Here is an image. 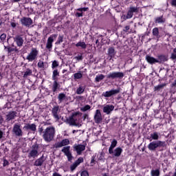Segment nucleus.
Here are the masks:
<instances>
[{
  "label": "nucleus",
  "instance_id": "1",
  "mask_svg": "<svg viewBox=\"0 0 176 176\" xmlns=\"http://www.w3.org/2000/svg\"><path fill=\"white\" fill-rule=\"evenodd\" d=\"M54 135H56V129L53 126H50L43 131V137L46 142H50L53 141Z\"/></svg>",
  "mask_w": 176,
  "mask_h": 176
},
{
  "label": "nucleus",
  "instance_id": "2",
  "mask_svg": "<svg viewBox=\"0 0 176 176\" xmlns=\"http://www.w3.org/2000/svg\"><path fill=\"white\" fill-rule=\"evenodd\" d=\"M38 54H39V51L36 50V48H32V50L29 52V54L26 56V60H28L30 63H32V61H35V60L38 58Z\"/></svg>",
  "mask_w": 176,
  "mask_h": 176
},
{
  "label": "nucleus",
  "instance_id": "3",
  "mask_svg": "<svg viewBox=\"0 0 176 176\" xmlns=\"http://www.w3.org/2000/svg\"><path fill=\"white\" fill-rule=\"evenodd\" d=\"M57 39V34H54L50 36L47 40L46 49L47 50H52L53 47V43Z\"/></svg>",
  "mask_w": 176,
  "mask_h": 176
},
{
  "label": "nucleus",
  "instance_id": "4",
  "mask_svg": "<svg viewBox=\"0 0 176 176\" xmlns=\"http://www.w3.org/2000/svg\"><path fill=\"white\" fill-rule=\"evenodd\" d=\"M163 145H164V142L153 141L148 145V148L149 151H156L157 148H159V146H163Z\"/></svg>",
  "mask_w": 176,
  "mask_h": 176
},
{
  "label": "nucleus",
  "instance_id": "5",
  "mask_svg": "<svg viewBox=\"0 0 176 176\" xmlns=\"http://www.w3.org/2000/svg\"><path fill=\"white\" fill-rule=\"evenodd\" d=\"M124 76V74L120 72H111L107 75L108 79H122Z\"/></svg>",
  "mask_w": 176,
  "mask_h": 176
},
{
  "label": "nucleus",
  "instance_id": "6",
  "mask_svg": "<svg viewBox=\"0 0 176 176\" xmlns=\"http://www.w3.org/2000/svg\"><path fill=\"white\" fill-rule=\"evenodd\" d=\"M38 149H39V146H38V144L33 145L31 151L29 152L28 157H36L38 155Z\"/></svg>",
  "mask_w": 176,
  "mask_h": 176
},
{
  "label": "nucleus",
  "instance_id": "7",
  "mask_svg": "<svg viewBox=\"0 0 176 176\" xmlns=\"http://www.w3.org/2000/svg\"><path fill=\"white\" fill-rule=\"evenodd\" d=\"M120 93V89H111L110 91H107L105 92H103L102 96L103 97H112V96H116V94H119Z\"/></svg>",
  "mask_w": 176,
  "mask_h": 176
},
{
  "label": "nucleus",
  "instance_id": "8",
  "mask_svg": "<svg viewBox=\"0 0 176 176\" xmlns=\"http://www.w3.org/2000/svg\"><path fill=\"white\" fill-rule=\"evenodd\" d=\"M12 131L15 135L17 137H22L23 136V131L21 130V128H20V124H15L14 125Z\"/></svg>",
  "mask_w": 176,
  "mask_h": 176
},
{
  "label": "nucleus",
  "instance_id": "9",
  "mask_svg": "<svg viewBox=\"0 0 176 176\" xmlns=\"http://www.w3.org/2000/svg\"><path fill=\"white\" fill-rule=\"evenodd\" d=\"M69 149H71V146H65L62 149V152L65 153V156H67L69 162H71V160H72V154L71 153V151H69Z\"/></svg>",
  "mask_w": 176,
  "mask_h": 176
},
{
  "label": "nucleus",
  "instance_id": "10",
  "mask_svg": "<svg viewBox=\"0 0 176 176\" xmlns=\"http://www.w3.org/2000/svg\"><path fill=\"white\" fill-rule=\"evenodd\" d=\"M69 145V140L64 139L61 142H58L54 144V148H63V146H67Z\"/></svg>",
  "mask_w": 176,
  "mask_h": 176
},
{
  "label": "nucleus",
  "instance_id": "11",
  "mask_svg": "<svg viewBox=\"0 0 176 176\" xmlns=\"http://www.w3.org/2000/svg\"><path fill=\"white\" fill-rule=\"evenodd\" d=\"M94 120L96 123H101V122H102V115L101 114L100 109L96 111Z\"/></svg>",
  "mask_w": 176,
  "mask_h": 176
},
{
  "label": "nucleus",
  "instance_id": "12",
  "mask_svg": "<svg viewBox=\"0 0 176 176\" xmlns=\"http://www.w3.org/2000/svg\"><path fill=\"white\" fill-rule=\"evenodd\" d=\"M21 23L22 25H25V27H30L32 24V19L28 17H23L21 19Z\"/></svg>",
  "mask_w": 176,
  "mask_h": 176
},
{
  "label": "nucleus",
  "instance_id": "13",
  "mask_svg": "<svg viewBox=\"0 0 176 176\" xmlns=\"http://www.w3.org/2000/svg\"><path fill=\"white\" fill-rule=\"evenodd\" d=\"M122 152H123V149L122 148L117 147L116 148H115L114 151L113 149L112 150V153H109V154L112 155L113 157H119L120 155H122Z\"/></svg>",
  "mask_w": 176,
  "mask_h": 176
},
{
  "label": "nucleus",
  "instance_id": "14",
  "mask_svg": "<svg viewBox=\"0 0 176 176\" xmlns=\"http://www.w3.org/2000/svg\"><path fill=\"white\" fill-rule=\"evenodd\" d=\"M113 109H115V107L112 104H106L103 107V112L107 115H109Z\"/></svg>",
  "mask_w": 176,
  "mask_h": 176
},
{
  "label": "nucleus",
  "instance_id": "15",
  "mask_svg": "<svg viewBox=\"0 0 176 176\" xmlns=\"http://www.w3.org/2000/svg\"><path fill=\"white\" fill-rule=\"evenodd\" d=\"M80 163H83V157H79L73 164H72L70 166V170L74 171V170H75Z\"/></svg>",
  "mask_w": 176,
  "mask_h": 176
},
{
  "label": "nucleus",
  "instance_id": "16",
  "mask_svg": "<svg viewBox=\"0 0 176 176\" xmlns=\"http://www.w3.org/2000/svg\"><path fill=\"white\" fill-rule=\"evenodd\" d=\"M74 148L75 149L78 155H80V153H82V152H83V151L86 149V146L83 144H78L74 145Z\"/></svg>",
  "mask_w": 176,
  "mask_h": 176
},
{
  "label": "nucleus",
  "instance_id": "17",
  "mask_svg": "<svg viewBox=\"0 0 176 176\" xmlns=\"http://www.w3.org/2000/svg\"><path fill=\"white\" fill-rule=\"evenodd\" d=\"M14 41L16 42L19 47H21V46H23V44L24 43V40L23 39V37H21V36H16L14 38Z\"/></svg>",
  "mask_w": 176,
  "mask_h": 176
},
{
  "label": "nucleus",
  "instance_id": "18",
  "mask_svg": "<svg viewBox=\"0 0 176 176\" xmlns=\"http://www.w3.org/2000/svg\"><path fill=\"white\" fill-rule=\"evenodd\" d=\"M135 12H137V8L130 7L126 16V19H131V17H133V13H135Z\"/></svg>",
  "mask_w": 176,
  "mask_h": 176
},
{
  "label": "nucleus",
  "instance_id": "19",
  "mask_svg": "<svg viewBox=\"0 0 176 176\" xmlns=\"http://www.w3.org/2000/svg\"><path fill=\"white\" fill-rule=\"evenodd\" d=\"M52 115L56 120H58L60 119V116H58V113H60L58 107H55L52 109Z\"/></svg>",
  "mask_w": 176,
  "mask_h": 176
},
{
  "label": "nucleus",
  "instance_id": "20",
  "mask_svg": "<svg viewBox=\"0 0 176 176\" xmlns=\"http://www.w3.org/2000/svg\"><path fill=\"white\" fill-rule=\"evenodd\" d=\"M44 162H45V157L43 155L34 162V166H36L37 167H39L43 164Z\"/></svg>",
  "mask_w": 176,
  "mask_h": 176
},
{
  "label": "nucleus",
  "instance_id": "21",
  "mask_svg": "<svg viewBox=\"0 0 176 176\" xmlns=\"http://www.w3.org/2000/svg\"><path fill=\"white\" fill-rule=\"evenodd\" d=\"M23 129H25V130H31V131H36V125H35V124H26Z\"/></svg>",
  "mask_w": 176,
  "mask_h": 176
},
{
  "label": "nucleus",
  "instance_id": "22",
  "mask_svg": "<svg viewBox=\"0 0 176 176\" xmlns=\"http://www.w3.org/2000/svg\"><path fill=\"white\" fill-rule=\"evenodd\" d=\"M146 60L149 64H156L157 63V59L148 55L146 56Z\"/></svg>",
  "mask_w": 176,
  "mask_h": 176
},
{
  "label": "nucleus",
  "instance_id": "23",
  "mask_svg": "<svg viewBox=\"0 0 176 176\" xmlns=\"http://www.w3.org/2000/svg\"><path fill=\"white\" fill-rule=\"evenodd\" d=\"M118 145V140L113 139L111 143L110 147L109 148V153H112L113 148Z\"/></svg>",
  "mask_w": 176,
  "mask_h": 176
},
{
  "label": "nucleus",
  "instance_id": "24",
  "mask_svg": "<svg viewBox=\"0 0 176 176\" xmlns=\"http://www.w3.org/2000/svg\"><path fill=\"white\" fill-rule=\"evenodd\" d=\"M85 89L86 87L80 85L76 89V94H83V93H85Z\"/></svg>",
  "mask_w": 176,
  "mask_h": 176
},
{
  "label": "nucleus",
  "instance_id": "25",
  "mask_svg": "<svg viewBox=\"0 0 176 176\" xmlns=\"http://www.w3.org/2000/svg\"><path fill=\"white\" fill-rule=\"evenodd\" d=\"M164 61H167V58L164 55H160L158 56V58L157 59V63L159 64L162 63H164Z\"/></svg>",
  "mask_w": 176,
  "mask_h": 176
},
{
  "label": "nucleus",
  "instance_id": "26",
  "mask_svg": "<svg viewBox=\"0 0 176 176\" xmlns=\"http://www.w3.org/2000/svg\"><path fill=\"white\" fill-rule=\"evenodd\" d=\"M65 98H67V96H65V94H59L58 96V100L59 103L63 102V101H65Z\"/></svg>",
  "mask_w": 176,
  "mask_h": 176
},
{
  "label": "nucleus",
  "instance_id": "27",
  "mask_svg": "<svg viewBox=\"0 0 176 176\" xmlns=\"http://www.w3.org/2000/svg\"><path fill=\"white\" fill-rule=\"evenodd\" d=\"M159 135H160V134H159V133H157V132H153V133H151V135H150V138H151V141L152 140H159Z\"/></svg>",
  "mask_w": 176,
  "mask_h": 176
},
{
  "label": "nucleus",
  "instance_id": "28",
  "mask_svg": "<svg viewBox=\"0 0 176 176\" xmlns=\"http://www.w3.org/2000/svg\"><path fill=\"white\" fill-rule=\"evenodd\" d=\"M76 47H81V49H86L87 47V45H86L85 42L79 41L76 44Z\"/></svg>",
  "mask_w": 176,
  "mask_h": 176
},
{
  "label": "nucleus",
  "instance_id": "29",
  "mask_svg": "<svg viewBox=\"0 0 176 176\" xmlns=\"http://www.w3.org/2000/svg\"><path fill=\"white\" fill-rule=\"evenodd\" d=\"M16 118V113L14 111H11L7 115V120H12Z\"/></svg>",
  "mask_w": 176,
  "mask_h": 176
},
{
  "label": "nucleus",
  "instance_id": "30",
  "mask_svg": "<svg viewBox=\"0 0 176 176\" xmlns=\"http://www.w3.org/2000/svg\"><path fill=\"white\" fill-rule=\"evenodd\" d=\"M108 54L110 57H115V54L116 53L115 52V49L113 47H110L108 49Z\"/></svg>",
  "mask_w": 176,
  "mask_h": 176
},
{
  "label": "nucleus",
  "instance_id": "31",
  "mask_svg": "<svg viewBox=\"0 0 176 176\" xmlns=\"http://www.w3.org/2000/svg\"><path fill=\"white\" fill-rule=\"evenodd\" d=\"M57 76H60V73L58 72V70L54 69L52 74L53 80H57Z\"/></svg>",
  "mask_w": 176,
  "mask_h": 176
},
{
  "label": "nucleus",
  "instance_id": "32",
  "mask_svg": "<svg viewBox=\"0 0 176 176\" xmlns=\"http://www.w3.org/2000/svg\"><path fill=\"white\" fill-rule=\"evenodd\" d=\"M82 77L83 74H82V72H78L74 74V79H82Z\"/></svg>",
  "mask_w": 176,
  "mask_h": 176
},
{
  "label": "nucleus",
  "instance_id": "33",
  "mask_svg": "<svg viewBox=\"0 0 176 176\" xmlns=\"http://www.w3.org/2000/svg\"><path fill=\"white\" fill-rule=\"evenodd\" d=\"M104 78H105V76H104L103 74L97 75L95 78V82H101V80H102Z\"/></svg>",
  "mask_w": 176,
  "mask_h": 176
},
{
  "label": "nucleus",
  "instance_id": "34",
  "mask_svg": "<svg viewBox=\"0 0 176 176\" xmlns=\"http://www.w3.org/2000/svg\"><path fill=\"white\" fill-rule=\"evenodd\" d=\"M166 21V19L163 18V16H159L155 19V23L160 24L162 23H164Z\"/></svg>",
  "mask_w": 176,
  "mask_h": 176
},
{
  "label": "nucleus",
  "instance_id": "35",
  "mask_svg": "<svg viewBox=\"0 0 176 176\" xmlns=\"http://www.w3.org/2000/svg\"><path fill=\"white\" fill-rule=\"evenodd\" d=\"M151 174V176H159L160 175V170L159 169L152 170Z\"/></svg>",
  "mask_w": 176,
  "mask_h": 176
},
{
  "label": "nucleus",
  "instance_id": "36",
  "mask_svg": "<svg viewBox=\"0 0 176 176\" xmlns=\"http://www.w3.org/2000/svg\"><path fill=\"white\" fill-rule=\"evenodd\" d=\"M64 40V36L59 35L58 37L57 41L55 43V45H60V43H63Z\"/></svg>",
  "mask_w": 176,
  "mask_h": 176
},
{
  "label": "nucleus",
  "instance_id": "37",
  "mask_svg": "<svg viewBox=\"0 0 176 176\" xmlns=\"http://www.w3.org/2000/svg\"><path fill=\"white\" fill-rule=\"evenodd\" d=\"M153 36H156V38H159V28H154L153 29Z\"/></svg>",
  "mask_w": 176,
  "mask_h": 176
},
{
  "label": "nucleus",
  "instance_id": "38",
  "mask_svg": "<svg viewBox=\"0 0 176 176\" xmlns=\"http://www.w3.org/2000/svg\"><path fill=\"white\" fill-rule=\"evenodd\" d=\"M57 89H58V83L57 82V80H54L52 85V91H57Z\"/></svg>",
  "mask_w": 176,
  "mask_h": 176
},
{
  "label": "nucleus",
  "instance_id": "39",
  "mask_svg": "<svg viewBox=\"0 0 176 176\" xmlns=\"http://www.w3.org/2000/svg\"><path fill=\"white\" fill-rule=\"evenodd\" d=\"M32 74V70L28 69L26 70V72H25L23 76L24 78H26V76H30V75H31Z\"/></svg>",
  "mask_w": 176,
  "mask_h": 176
},
{
  "label": "nucleus",
  "instance_id": "40",
  "mask_svg": "<svg viewBox=\"0 0 176 176\" xmlns=\"http://www.w3.org/2000/svg\"><path fill=\"white\" fill-rule=\"evenodd\" d=\"M57 67H58V63L57 62V60H54L52 65V69H54V68H57Z\"/></svg>",
  "mask_w": 176,
  "mask_h": 176
},
{
  "label": "nucleus",
  "instance_id": "41",
  "mask_svg": "<svg viewBox=\"0 0 176 176\" xmlns=\"http://www.w3.org/2000/svg\"><path fill=\"white\" fill-rule=\"evenodd\" d=\"M90 108H91L90 105L87 104L84 107L81 108V111H82V112H86V111H89Z\"/></svg>",
  "mask_w": 176,
  "mask_h": 176
},
{
  "label": "nucleus",
  "instance_id": "42",
  "mask_svg": "<svg viewBox=\"0 0 176 176\" xmlns=\"http://www.w3.org/2000/svg\"><path fill=\"white\" fill-rule=\"evenodd\" d=\"M74 59L77 60V61H80L83 60V56H82V54H78L77 56L74 57Z\"/></svg>",
  "mask_w": 176,
  "mask_h": 176
},
{
  "label": "nucleus",
  "instance_id": "43",
  "mask_svg": "<svg viewBox=\"0 0 176 176\" xmlns=\"http://www.w3.org/2000/svg\"><path fill=\"white\" fill-rule=\"evenodd\" d=\"M165 84L159 85L156 87H155V90H160V89H163L164 87H165Z\"/></svg>",
  "mask_w": 176,
  "mask_h": 176
},
{
  "label": "nucleus",
  "instance_id": "44",
  "mask_svg": "<svg viewBox=\"0 0 176 176\" xmlns=\"http://www.w3.org/2000/svg\"><path fill=\"white\" fill-rule=\"evenodd\" d=\"M0 39H1V42H5V40L6 39V34H2L0 36Z\"/></svg>",
  "mask_w": 176,
  "mask_h": 176
},
{
  "label": "nucleus",
  "instance_id": "45",
  "mask_svg": "<svg viewBox=\"0 0 176 176\" xmlns=\"http://www.w3.org/2000/svg\"><path fill=\"white\" fill-rule=\"evenodd\" d=\"M37 65H38V68H43V67H44L43 60H39Z\"/></svg>",
  "mask_w": 176,
  "mask_h": 176
},
{
  "label": "nucleus",
  "instance_id": "46",
  "mask_svg": "<svg viewBox=\"0 0 176 176\" xmlns=\"http://www.w3.org/2000/svg\"><path fill=\"white\" fill-rule=\"evenodd\" d=\"M70 120L72 122V123H75L76 122V114L73 115Z\"/></svg>",
  "mask_w": 176,
  "mask_h": 176
},
{
  "label": "nucleus",
  "instance_id": "47",
  "mask_svg": "<svg viewBox=\"0 0 176 176\" xmlns=\"http://www.w3.org/2000/svg\"><path fill=\"white\" fill-rule=\"evenodd\" d=\"M78 12H87L89 10V8H82L77 9Z\"/></svg>",
  "mask_w": 176,
  "mask_h": 176
},
{
  "label": "nucleus",
  "instance_id": "48",
  "mask_svg": "<svg viewBox=\"0 0 176 176\" xmlns=\"http://www.w3.org/2000/svg\"><path fill=\"white\" fill-rule=\"evenodd\" d=\"M81 176H89V172H87V170H84L82 172H81Z\"/></svg>",
  "mask_w": 176,
  "mask_h": 176
},
{
  "label": "nucleus",
  "instance_id": "49",
  "mask_svg": "<svg viewBox=\"0 0 176 176\" xmlns=\"http://www.w3.org/2000/svg\"><path fill=\"white\" fill-rule=\"evenodd\" d=\"M76 16H77V17H82L83 14L82 12H76Z\"/></svg>",
  "mask_w": 176,
  "mask_h": 176
},
{
  "label": "nucleus",
  "instance_id": "50",
  "mask_svg": "<svg viewBox=\"0 0 176 176\" xmlns=\"http://www.w3.org/2000/svg\"><path fill=\"white\" fill-rule=\"evenodd\" d=\"M8 164H9V162L6 160H3V166H8Z\"/></svg>",
  "mask_w": 176,
  "mask_h": 176
},
{
  "label": "nucleus",
  "instance_id": "51",
  "mask_svg": "<svg viewBox=\"0 0 176 176\" xmlns=\"http://www.w3.org/2000/svg\"><path fill=\"white\" fill-rule=\"evenodd\" d=\"M130 30V26H126L124 29L125 32H127Z\"/></svg>",
  "mask_w": 176,
  "mask_h": 176
},
{
  "label": "nucleus",
  "instance_id": "52",
  "mask_svg": "<svg viewBox=\"0 0 176 176\" xmlns=\"http://www.w3.org/2000/svg\"><path fill=\"white\" fill-rule=\"evenodd\" d=\"M171 5L172 6H176V0H172Z\"/></svg>",
  "mask_w": 176,
  "mask_h": 176
},
{
  "label": "nucleus",
  "instance_id": "53",
  "mask_svg": "<svg viewBox=\"0 0 176 176\" xmlns=\"http://www.w3.org/2000/svg\"><path fill=\"white\" fill-rule=\"evenodd\" d=\"M171 58L173 60H175V58H176V54H171Z\"/></svg>",
  "mask_w": 176,
  "mask_h": 176
},
{
  "label": "nucleus",
  "instance_id": "54",
  "mask_svg": "<svg viewBox=\"0 0 176 176\" xmlns=\"http://www.w3.org/2000/svg\"><path fill=\"white\" fill-rule=\"evenodd\" d=\"M3 123V118L2 116H0V124H2Z\"/></svg>",
  "mask_w": 176,
  "mask_h": 176
},
{
  "label": "nucleus",
  "instance_id": "55",
  "mask_svg": "<svg viewBox=\"0 0 176 176\" xmlns=\"http://www.w3.org/2000/svg\"><path fill=\"white\" fill-rule=\"evenodd\" d=\"M2 137H3V132H2V131H0V140L1 138H2Z\"/></svg>",
  "mask_w": 176,
  "mask_h": 176
},
{
  "label": "nucleus",
  "instance_id": "56",
  "mask_svg": "<svg viewBox=\"0 0 176 176\" xmlns=\"http://www.w3.org/2000/svg\"><path fill=\"white\" fill-rule=\"evenodd\" d=\"M53 176H61V175H60L59 173H54Z\"/></svg>",
  "mask_w": 176,
  "mask_h": 176
},
{
  "label": "nucleus",
  "instance_id": "57",
  "mask_svg": "<svg viewBox=\"0 0 176 176\" xmlns=\"http://www.w3.org/2000/svg\"><path fill=\"white\" fill-rule=\"evenodd\" d=\"M11 25H12V27L14 28V27H16V23H11Z\"/></svg>",
  "mask_w": 176,
  "mask_h": 176
},
{
  "label": "nucleus",
  "instance_id": "58",
  "mask_svg": "<svg viewBox=\"0 0 176 176\" xmlns=\"http://www.w3.org/2000/svg\"><path fill=\"white\" fill-rule=\"evenodd\" d=\"M12 2H20L21 0H11Z\"/></svg>",
  "mask_w": 176,
  "mask_h": 176
},
{
  "label": "nucleus",
  "instance_id": "59",
  "mask_svg": "<svg viewBox=\"0 0 176 176\" xmlns=\"http://www.w3.org/2000/svg\"><path fill=\"white\" fill-rule=\"evenodd\" d=\"M65 72H67V69H63V70L62 71V74H65Z\"/></svg>",
  "mask_w": 176,
  "mask_h": 176
},
{
  "label": "nucleus",
  "instance_id": "60",
  "mask_svg": "<svg viewBox=\"0 0 176 176\" xmlns=\"http://www.w3.org/2000/svg\"><path fill=\"white\" fill-rule=\"evenodd\" d=\"M173 86H176V80L174 81V82L173 83Z\"/></svg>",
  "mask_w": 176,
  "mask_h": 176
},
{
  "label": "nucleus",
  "instance_id": "61",
  "mask_svg": "<svg viewBox=\"0 0 176 176\" xmlns=\"http://www.w3.org/2000/svg\"><path fill=\"white\" fill-rule=\"evenodd\" d=\"M93 163H94V159H92V160H91V164H93Z\"/></svg>",
  "mask_w": 176,
  "mask_h": 176
},
{
  "label": "nucleus",
  "instance_id": "62",
  "mask_svg": "<svg viewBox=\"0 0 176 176\" xmlns=\"http://www.w3.org/2000/svg\"><path fill=\"white\" fill-rule=\"evenodd\" d=\"M173 52H174L173 54H176V48H175V49L173 50Z\"/></svg>",
  "mask_w": 176,
  "mask_h": 176
},
{
  "label": "nucleus",
  "instance_id": "63",
  "mask_svg": "<svg viewBox=\"0 0 176 176\" xmlns=\"http://www.w3.org/2000/svg\"><path fill=\"white\" fill-rule=\"evenodd\" d=\"M173 176H176V170L175 171V173H174Z\"/></svg>",
  "mask_w": 176,
  "mask_h": 176
},
{
  "label": "nucleus",
  "instance_id": "64",
  "mask_svg": "<svg viewBox=\"0 0 176 176\" xmlns=\"http://www.w3.org/2000/svg\"><path fill=\"white\" fill-rule=\"evenodd\" d=\"M103 176H108V174L105 173Z\"/></svg>",
  "mask_w": 176,
  "mask_h": 176
}]
</instances>
